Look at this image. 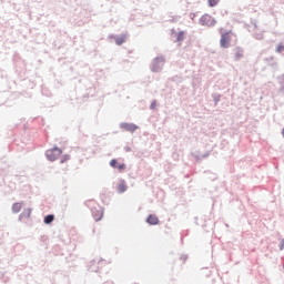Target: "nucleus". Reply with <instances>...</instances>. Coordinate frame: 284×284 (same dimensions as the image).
<instances>
[{
  "mask_svg": "<svg viewBox=\"0 0 284 284\" xmlns=\"http://www.w3.org/2000/svg\"><path fill=\"white\" fill-rule=\"evenodd\" d=\"M61 154H63V151L61 149L53 148L47 151V159L49 161H57V159H59Z\"/></svg>",
  "mask_w": 284,
  "mask_h": 284,
  "instance_id": "nucleus-1",
  "label": "nucleus"
},
{
  "mask_svg": "<svg viewBox=\"0 0 284 284\" xmlns=\"http://www.w3.org/2000/svg\"><path fill=\"white\" fill-rule=\"evenodd\" d=\"M200 23H201V26H207L209 28H212V26L216 24V20H214V18H212V16H210V14H204L200 19Z\"/></svg>",
  "mask_w": 284,
  "mask_h": 284,
  "instance_id": "nucleus-2",
  "label": "nucleus"
},
{
  "mask_svg": "<svg viewBox=\"0 0 284 284\" xmlns=\"http://www.w3.org/2000/svg\"><path fill=\"white\" fill-rule=\"evenodd\" d=\"M231 41H232V36H230V33H223L220 40L221 48H230Z\"/></svg>",
  "mask_w": 284,
  "mask_h": 284,
  "instance_id": "nucleus-3",
  "label": "nucleus"
},
{
  "mask_svg": "<svg viewBox=\"0 0 284 284\" xmlns=\"http://www.w3.org/2000/svg\"><path fill=\"white\" fill-rule=\"evenodd\" d=\"M121 129L125 130L126 132H136V130H139V126L132 123H122Z\"/></svg>",
  "mask_w": 284,
  "mask_h": 284,
  "instance_id": "nucleus-4",
  "label": "nucleus"
},
{
  "mask_svg": "<svg viewBox=\"0 0 284 284\" xmlns=\"http://www.w3.org/2000/svg\"><path fill=\"white\" fill-rule=\"evenodd\" d=\"M110 165H111V168H114L115 170H119L120 172H123V170H125V164L119 163V161H116V159L111 160Z\"/></svg>",
  "mask_w": 284,
  "mask_h": 284,
  "instance_id": "nucleus-5",
  "label": "nucleus"
},
{
  "mask_svg": "<svg viewBox=\"0 0 284 284\" xmlns=\"http://www.w3.org/2000/svg\"><path fill=\"white\" fill-rule=\"evenodd\" d=\"M241 59H243V50L241 49V47H236L234 49V60L241 61Z\"/></svg>",
  "mask_w": 284,
  "mask_h": 284,
  "instance_id": "nucleus-6",
  "label": "nucleus"
},
{
  "mask_svg": "<svg viewBox=\"0 0 284 284\" xmlns=\"http://www.w3.org/2000/svg\"><path fill=\"white\" fill-rule=\"evenodd\" d=\"M128 191V184L125 183L124 180H121L118 184V192L120 194H123V192H126Z\"/></svg>",
  "mask_w": 284,
  "mask_h": 284,
  "instance_id": "nucleus-7",
  "label": "nucleus"
},
{
  "mask_svg": "<svg viewBox=\"0 0 284 284\" xmlns=\"http://www.w3.org/2000/svg\"><path fill=\"white\" fill-rule=\"evenodd\" d=\"M146 223H149V225H159V217L155 214H151L149 215Z\"/></svg>",
  "mask_w": 284,
  "mask_h": 284,
  "instance_id": "nucleus-8",
  "label": "nucleus"
},
{
  "mask_svg": "<svg viewBox=\"0 0 284 284\" xmlns=\"http://www.w3.org/2000/svg\"><path fill=\"white\" fill-rule=\"evenodd\" d=\"M93 219L94 221H101V219H103V211L101 210L93 211Z\"/></svg>",
  "mask_w": 284,
  "mask_h": 284,
  "instance_id": "nucleus-9",
  "label": "nucleus"
},
{
  "mask_svg": "<svg viewBox=\"0 0 284 284\" xmlns=\"http://www.w3.org/2000/svg\"><path fill=\"white\" fill-rule=\"evenodd\" d=\"M126 37L125 36H119V37H116L115 38V43H116V45H123V43H125V41H126Z\"/></svg>",
  "mask_w": 284,
  "mask_h": 284,
  "instance_id": "nucleus-10",
  "label": "nucleus"
},
{
  "mask_svg": "<svg viewBox=\"0 0 284 284\" xmlns=\"http://www.w3.org/2000/svg\"><path fill=\"white\" fill-rule=\"evenodd\" d=\"M21 207H23V204L21 203H14L12 205V212H14V214H19V212H21Z\"/></svg>",
  "mask_w": 284,
  "mask_h": 284,
  "instance_id": "nucleus-11",
  "label": "nucleus"
},
{
  "mask_svg": "<svg viewBox=\"0 0 284 284\" xmlns=\"http://www.w3.org/2000/svg\"><path fill=\"white\" fill-rule=\"evenodd\" d=\"M54 221V215H47L45 217H44V223L47 224V225H50V223H52Z\"/></svg>",
  "mask_w": 284,
  "mask_h": 284,
  "instance_id": "nucleus-12",
  "label": "nucleus"
},
{
  "mask_svg": "<svg viewBox=\"0 0 284 284\" xmlns=\"http://www.w3.org/2000/svg\"><path fill=\"white\" fill-rule=\"evenodd\" d=\"M210 8H214V6H219V0H209Z\"/></svg>",
  "mask_w": 284,
  "mask_h": 284,
  "instance_id": "nucleus-13",
  "label": "nucleus"
},
{
  "mask_svg": "<svg viewBox=\"0 0 284 284\" xmlns=\"http://www.w3.org/2000/svg\"><path fill=\"white\" fill-rule=\"evenodd\" d=\"M276 52H284V44H283V43H280V44L276 47Z\"/></svg>",
  "mask_w": 284,
  "mask_h": 284,
  "instance_id": "nucleus-14",
  "label": "nucleus"
},
{
  "mask_svg": "<svg viewBox=\"0 0 284 284\" xmlns=\"http://www.w3.org/2000/svg\"><path fill=\"white\" fill-rule=\"evenodd\" d=\"M184 37H185V33L184 32H180L178 34V41H183Z\"/></svg>",
  "mask_w": 284,
  "mask_h": 284,
  "instance_id": "nucleus-15",
  "label": "nucleus"
},
{
  "mask_svg": "<svg viewBox=\"0 0 284 284\" xmlns=\"http://www.w3.org/2000/svg\"><path fill=\"white\" fill-rule=\"evenodd\" d=\"M65 161H70V156H69V155H64V156L61 159L60 163H65Z\"/></svg>",
  "mask_w": 284,
  "mask_h": 284,
  "instance_id": "nucleus-16",
  "label": "nucleus"
}]
</instances>
